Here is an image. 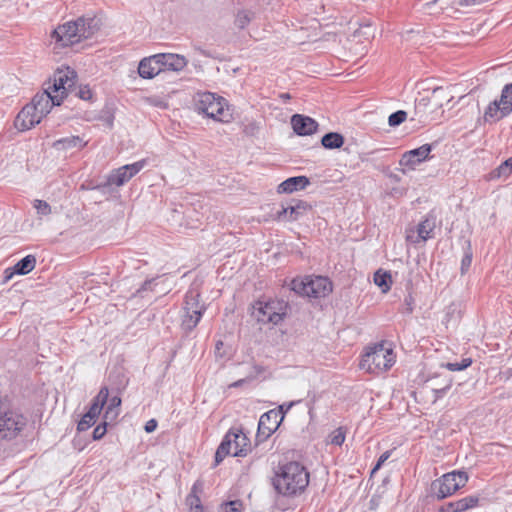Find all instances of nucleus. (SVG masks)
Instances as JSON below:
<instances>
[{"label": "nucleus", "mask_w": 512, "mask_h": 512, "mask_svg": "<svg viewBox=\"0 0 512 512\" xmlns=\"http://www.w3.org/2000/svg\"><path fill=\"white\" fill-rule=\"evenodd\" d=\"M97 30V19L79 18L55 28L51 33V43L55 44V48L70 46L91 37Z\"/></svg>", "instance_id": "obj_1"}, {"label": "nucleus", "mask_w": 512, "mask_h": 512, "mask_svg": "<svg viewBox=\"0 0 512 512\" xmlns=\"http://www.w3.org/2000/svg\"><path fill=\"white\" fill-rule=\"evenodd\" d=\"M396 363V354L388 342L382 341L365 347L359 368L366 373L380 375L390 370Z\"/></svg>", "instance_id": "obj_2"}, {"label": "nucleus", "mask_w": 512, "mask_h": 512, "mask_svg": "<svg viewBox=\"0 0 512 512\" xmlns=\"http://www.w3.org/2000/svg\"><path fill=\"white\" fill-rule=\"evenodd\" d=\"M273 484L283 495H295L302 492L309 484V473L298 462H289L279 468Z\"/></svg>", "instance_id": "obj_3"}, {"label": "nucleus", "mask_w": 512, "mask_h": 512, "mask_svg": "<svg viewBox=\"0 0 512 512\" xmlns=\"http://www.w3.org/2000/svg\"><path fill=\"white\" fill-rule=\"evenodd\" d=\"M51 97L46 93L36 94L32 101L24 106L15 119L19 131H27L39 124L51 110Z\"/></svg>", "instance_id": "obj_4"}, {"label": "nucleus", "mask_w": 512, "mask_h": 512, "mask_svg": "<svg viewBox=\"0 0 512 512\" xmlns=\"http://www.w3.org/2000/svg\"><path fill=\"white\" fill-rule=\"evenodd\" d=\"M454 96L449 87H436L428 96L421 97L415 103V113L423 120L436 119L445 104H449Z\"/></svg>", "instance_id": "obj_5"}, {"label": "nucleus", "mask_w": 512, "mask_h": 512, "mask_svg": "<svg viewBox=\"0 0 512 512\" xmlns=\"http://www.w3.org/2000/svg\"><path fill=\"white\" fill-rule=\"evenodd\" d=\"M195 108L198 113L221 122H228L231 118L226 101L210 92L197 93Z\"/></svg>", "instance_id": "obj_6"}, {"label": "nucleus", "mask_w": 512, "mask_h": 512, "mask_svg": "<svg viewBox=\"0 0 512 512\" xmlns=\"http://www.w3.org/2000/svg\"><path fill=\"white\" fill-rule=\"evenodd\" d=\"M75 83L76 72L73 69L69 67L58 69L42 93L49 94L53 106H59Z\"/></svg>", "instance_id": "obj_7"}, {"label": "nucleus", "mask_w": 512, "mask_h": 512, "mask_svg": "<svg viewBox=\"0 0 512 512\" xmlns=\"http://www.w3.org/2000/svg\"><path fill=\"white\" fill-rule=\"evenodd\" d=\"M291 289L302 296L323 298L332 292L333 285L327 277L305 276L293 279Z\"/></svg>", "instance_id": "obj_8"}, {"label": "nucleus", "mask_w": 512, "mask_h": 512, "mask_svg": "<svg viewBox=\"0 0 512 512\" xmlns=\"http://www.w3.org/2000/svg\"><path fill=\"white\" fill-rule=\"evenodd\" d=\"M250 450L248 437L239 429L229 430L215 453V462L219 464L227 455L245 456Z\"/></svg>", "instance_id": "obj_9"}, {"label": "nucleus", "mask_w": 512, "mask_h": 512, "mask_svg": "<svg viewBox=\"0 0 512 512\" xmlns=\"http://www.w3.org/2000/svg\"><path fill=\"white\" fill-rule=\"evenodd\" d=\"M288 305L283 300L258 301L254 305L253 315L262 324L277 325L287 314Z\"/></svg>", "instance_id": "obj_10"}, {"label": "nucleus", "mask_w": 512, "mask_h": 512, "mask_svg": "<svg viewBox=\"0 0 512 512\" xmlns=\"http://www.w3.org/2000/svg\"><path fill=\"white\" fill-rule=\"evenodd\" d=\"M469 477L465 471H452L435 480L431 485L433 495L441 500L464 487Z\"/></svg>", "instance_id": "obj_11"}, {"label": "nucleus", "mask_w": 512, "mask_h": 512, "mask_svg": "<svg viewBox=\"0 0 512 512\" xmlns=\"http://www.w3.org/2000/svg\"><path fill=\"white\" fill-rule=\"evenodd\" d=\"M26 425V419L17 411L0 404V440H12Z\"/></svg>", "instance_id": "obj_12"}, {"label": "nucleus", "mask_w": 512, "mask_h": 512, "mask_svg": "<svg viewBox=\"0 0 512 512\" xmlns=\"http://www.w3.org/2000/svg\"><path fill=\"white\" fill-rule=\"evenodd\" d=\"M199 297L200 295L196 291H189L186 294L184 314L182 317V326L185 330L191 331L194 329L205 310L204 305L199 301Z\"/></svg>", "instance_id": "obj_13"}, {"label": "nucleus", "mask_w": 512, "mask_h": 512, "mask_svg": "<svg viewBox=\"0 0 512 512\" xmlns=\"http://www.w3.org/2000/svg\"><path fill=\"white\" fill-rule=\"evenodd\" d=\"M432 151L430 144H424L416 149L406 151L399 160L400 171L407 174L414 171L418 165L429 159Z\"/></svg>", "instance_id": "obj_14"}, {"label": "nucleus", "mask_w": 512, "mask_h": 512, "mask_svg": "<svg viewBox=\"0 0 512 512\" xmlns=\"http://www.w3.org/2000/svg\"><path fill=\"white\" fill-rule=\"evenodd\" d=\"M146 165V160L142 159L132 164L124 165L118 169H114L107 177L109 185L122 186L132 177L138 174Z\"/></svg>", "instance_id": "obj_15"}, {"label": "nucleus", "mask_w": 512, "mask_h": 512, "mask_svg": "<svg viewBox=\"0 0 512 512\" xmlns=\"http://www.w3.org/2000/svg\"><path fill=\"white\" fill-rule=\"evenodd\" d=\"M435 228L436 218L432 215H427L425 219L418 224L416 230L410 229L407 231L406 239L414 244L425 242L433 238Z\"/></svg>", "instance_id": "obj_16"}, {"label": "nucleus", "mask_w": 512, "mask_h": 512, "mask_svg": "<svg viewBox=\"0 0 512 512\" xmlns=\"http://www.w3.org/2000/svg\"><path fill=\"white\" fill-rule=\"evenodd\" d=\"M159 55L144 57L138 65V74L142 79H153L163 72Z\"/></svg>", "instance_id": "obj_17"}, {"label": "nucleus", "mask_w": 512, "mask_h": 512, "mask_svg": "<svg viewBox=\"0 0 512 512\" xmlns=\"http://www.w3.org/2000/svg\"><path fill=\"white\" fill-rule=\"evenodd\" d=\"M282 419L283 416H280L278 411L270 410L264 413L259 419L258 432L265 437H269L277 430Z\"/></svg>", "instance_id": "obj_18"}, {"label": "nucleus", "mask_w": 512, "mask_h": 512, "mask_svg": "<svg viewBox=\"0 0 512 512\" xmlns=\"http://www.w3.org/2000/svg\"><path fill=\"white\" fill-rule=\"evenodd\" d=\"M294 132L300 136L312 135L317 131L318 123L311 117L295 114L291 117Z\"/></svg>", "instance_id": "obj_19"}, {"label": "nucleus", "mask_w": 512, "mask_h": 512, "mask_svg": "<svg viewBox=\"0 0 512 512\" xmlns=\"http://www.w3.org/2000/svg\"><path fill=\"white\" fill-rule=\"evenodd\" d=\"M87 144L88 140L72 135L54 141L52 148L58 152H75L82 150Z\"/></svg>", "instance_id": "obj_20"}, {"label": "nucleus", "mask_w": 512, "mask_h": 512, "mask_svg": "<svg viewBox=\"0 0 512 512\" xmlns=\"http://www.w3.org/2000/svg\"><path fill=\"white\" fill-rule=\"evenodd\" d=\"M159 59L162 66L163 71L170 70L179 72L182 71L188 61L187 59L179 54H173V53H158Z\"/></svg>", "instance_id": "obj_21"}, {"label": "nucleus", "mask_w": 512, "mask_h": 512, "mask_svg": "<svg viewBox=\"0 0 512 512\" xmlns=\"http://www.w3.org/2000/svg\"><path fill=\"white\" fill-rule=\"evenodd\" d=\"M309 184L310 181L306 176L290 177L278 185L277 192L290 194L305 189Z\"/></svg>", "instance_id": "obj_22"}, {"label": "nucleus", "mask_w": 512, "mask_h": 512, "mask_svg": "<svg viewBox=\"0 0 512 512\" xmlns=\"http://www.w3.org/2000/svg\"><path fill=\"white\" fill-rule=\"evenodd\" d=\"M508 115L509 113L502 105V100L499 98L495 99L487 106L484 111L483 118L485 122H497Z\"/></svg>", "instance_id": "obj_23"}, {"label": "nucleus", "mask_w": 512, "mask_h": 512, "mask_svg": "<svg viewBox=\"0 0 512 512\" xmlns=\"http://www.w3.org/2000/svg\"><path fill=\"white\" fill-rule=\"evenodd\" d=\"M109 397V390L107 387H102L98 394L95 396V398L92 401L91 406L89 407V410L85 413L86 415H89L93 419L97 420L98 416L100 415L101 411L104 408V405L107 403Z\"/></svg>", "instance_id": "obj_24"}, {"label": "nucleus", "mask_w": 512, "mask_h": 512, "mask_svg": "<svg viewBox=\"0 0 512 512\" xmlns=\"http://www.w3.org/2000/svg\"><path fill=\"white\" fill-rule=\"evenodd\" d=\"M479 498L477 496H467L454 502L447 504L446 512H463L472 509L478 505Z\"/></svg>", "instance_id": "obj_25"}, {"label": "nucleus", "mask_w": 512, "mask_h": 512, "mask_svg": "<svg viewBox=\"0 0 512 512\" xmlns=\"http://www.w3.org/2000/svg\"><path fill=\"white\" fill-rule=\"evenodd\" d=\"M308 205L304 202H298L294 206H288L282 209L278 213L279 219H286L288 221H295L299 219L300 216H302L307 210Z\"/></svg>", "instance_id": "obj_26"}, {"label": "nucleus", "mask_w": 512, "mask_h": 512, "mask_svg": "<svg viewBox=\"0 0 512 512\" xmlns=\"http://www.w3.org/2000/svg\"><path fill=\"white\" fill-rule=\"evenodd\" d=\"M108 405L105 409L104 419L109 422L116 420L120 413L121 399L118 396H114L107 400Z\"/></svg>", "instance_id": "obj_27"}, {"label": "nucleus", "mask_w": 512, "mask_h": 512, "mask_svg": "<svg viewBox=\"0 0 512 512\" xmlns=\"http://www.w3.org/2000/svg\"><path fill=\"white\" fill-rule=\"evenodd\" d=\"M36 265V258L33 255H27L14 266V272L20 275H26L31 272Z\"/></svg>", "instance_id": "obj_28"}, {"label": "nucleus", "mask_w": 512, "mask_h": 512, "mask_svg": "<svg viewBox=\"0 0 512 512\" xmlns=\"http://www.w3.org/2000/svg\"><path fill=\"white\" fill-rule=\"evenodd\" d=\"M321 143L326 149L340 148L344 144V138L339 133L330 132L322 137Z\"/></svg>", "instance_id": "obj_29"}, {"label": "nucleus", "mask_w": 512, "mask_h": 512, "mask_svg": "<svg viewBox=\"0 0 512 512\" xmlns=\"http://www.w3.org/2000/svg\"><path fill=\"white\" fill-rule=\"evenodd\" d=\"M198 485L195 483L192 487L190 494L186 498V503L189 505V512H204L200 498L197 495Z\"/></svg>", "instance_id": "obj_30"}, {"label": "nucleus", "mask_w": 512, "mask_h": 512, "mask_svg": "<svg viewBox=\"0 0 512 512\" xmlns=\"http://www.w3.org/2000/svg\"><path fill=\"white\" fill-rule=\"evenodd\" d=\"M462 305L460 302H452L445 310V323L457 322L461 318Z\"/></svg>", "instance_id": "obj_31"}, {"label": "nucleus", "mask_w": 512, "mask_h": 512, "mask_svg": "<svg viewBox=\"0 0 512 512\" xmlns=\"http://www.w3.org/2000/svg\"><path fill=\"white\" fill-rule=\"evenodd\" d=\"M391 282V275L387 272L379 270L374 274V283L381 288L383 293L390 290Z\"/></svg>", "instance_id": "obj_32"}, {"label": "nucleus", "mask_w": 512, "mask_h": 512, "mask_svg": "<svg viewBox=\"0 0 512 512\" xmlns=\"http://www.w3.org/2000/svg\"><path fill=\"white\" fill-rule=\"evenodd\" d=\"M500 99L502 100V105L506 108L507 112L510 114L512 112V82L510 84H506L500 95Z\"/></svg>", "instance_id": "obj_33"}, {"label": "nucleus", "mask_w": 512, "mask_h": 512, "mask_svg": "<svg viewBox=\"0 0 512 512\" xmlns=\"http://www.w3.org/2000/svg\"><path fill=\"white\" fill-rule=\"evenodd\" d=\"M328 443L335 445V446H341L345 441V432L342 428H337L334 431H332L328 436Z\"/></svg>", "instance_id": "obj_34"}, {"label": "nucleus", "mask_w": 512, "mask_h": 512, "mask_svg": "<svg viewBox=\"0 0 512 512\" xmlns=\"http://www.w3.org/2000/svg\"><path fill=\"white\" fill-rule=\"evenodd\" d=\"M407 118V113L403 110L392 113L388 118V124L391 127H396L402 124Z\"/></svg>", "instance_id": "obj_35"}, {"label": "nucleus", "mask_w": 512, "mask_h": 512, "mask_svg": "<svg viewBox=\"0 0 512 512\" xmlns=\"http://www.w3.org/2000/svg\"><path fill=\"white\" fill-rule=\"evenodd\" d=\"M471 364L472 360L470 358H464L460 363H445L441 366L447 368L450 371H462L468 368Z\"/></svg>", "instance_id": "obj_36"}, {"label": "nucleus", "mask_w": 512, "mask_h": 512, "mask_svg": "<svg viewBox=\"0 0 512 512\" xmlns=\"http://www.w3.org/2000/svg\"><path fill=\"white\" fill-rule=\"evenodd\" d=\"M252 14L248 11H241L237 14L235 24L238 28H245L248 23L252 20Z\"/></svg>", "instance_id": "obj_37"}, {"label": "nucleus", "mask_w": 512, "mask_h": 512, "mask_svg": "<svg viewBox=\"0 0 512 512\" xmlns=\"http://www.w3.org/2000/svg\"><path fill=\"white\" fill-rule=\"evenodd\" d=\"M33 207L36 209L37 214L40 216H47L51 214V207L46 201L37 199L34 201Z\"/></svg>", "instance_id": "obj_38"}, {"label": "nucleus", "mask_w": 512, "mask_h": 512, "mask_svg": "<svg viewBox=\"0 0 512 512\" xmlns=\"http://www.w3.org/2000/svg\"><path fill=\"white\" fill-rule=\"evenodd\" d=\"M512 173V157L504 161L497 168V176L498 177H507Z\"/></svg>", "instance_id": "obj_39"}, {"label": "nucleus", "mask_w": 512, "mask_h": 512, "mask_svg": "<svg viewBox=\"0 0 512 512\" xmlns=\"http://www.w3.org/2000/svg\"><path fill=\"white\" fill-rule=\"evenodd\" d=\"M96 423V420L90 417L89 415L84 414L81 420L78 422L77 430L78 431H86L91 426Z\"/></svg>", "instance_id": "obj_40"}, {"label": "nucleus", "mask_w": 512, "mask_h": 512, "mask_svg": "<svg viewBox=\"0 0 512 512\" xmlns=\"http://www.w3.org/2000/svg\"><path fill=\"white\" fill-rule=\"evenodd\" d=\"M242 504L239 501H231L221 506V512H241Z\"/></svg>", "instance_id": "obj_41"}, {"label": "nucleus", "mask_w": 512, "mask_h": 512, "mask_svg": "<svg viewBox=\"0 0 512 512\" xmlns=\"http://www.w3.org/2000/svg\"><path fill=\"white\" fill-rule=\"evenodd\" d=\"M108 422H109V421H106V420L104 419V422H103L102 424L97 425V426L94 428V430H93V439H94V440H100L101 438H103V437H104V435H105V434H106V432H107V428H106V426H107V423H108Z\"/></svg>", "instance_id": "obj_42"}, {"label": "nucleus", "mask_w": 512, "mask_h": 512, "mask_svg": "<svg viewBox=\"0 0 512 512\" xmlns=\"http://www.w3.org/2000/svg\"><path fill=\"white\" fill-rule=\"evenodd\" d=\"M471 263H472V254L466 253L463 256L462 261H461V273L462 274H464L468 271L469 267L471 266Z\"/></svg>", "instance_id": "obj_43"}, {"label": "nucleus", "mask_w": 512, "mask_h": 512, "mask_svg": "<svg viewBox=\"0 0 512 512\" xmlns=\"http://www.w3.org/2000/svg\"><path fill=\"white\" fill-rule=\"evenodd\" d=\"M390 457V452L386 451L384 452L378 459L376 465L372 469V473H375L377 470L380 469V467L385 463V461Z\"/></svg>", "instance_id": "obj_44"}, {"label": "nucleus", "mask_w": 512, "mask_h": 512, "mask_svg": "<svg viewBox=\"0 0 512 512\" xmlns=\"http://www.w3.org/2000/svg\"><path fill=\"white\" fill-rule=\"evenodd\" d=\"M148 102H149V104L156 106V107H160V108L167 107V103L158 97H150V98H148Z\"/></svg>", "instance_id": "obj_45"}, {"label": "nucleus", "mask_w": 512, "mask_h": 512, "mask_svg": "<svg viewBox=\"0 0 512 512\" xmlns=\"http://www.w3.org/2000/svg\"><path fill=\"white\" fill-rule=\"evenodd\" d=\"M450 387H451V381H447L445 386H443L442 388H440V389L433 388V392L435 393V397L436 398L442 397L450 389Z\"/></svg>", "instance_id": "obj_46"}, {"label": "nucleus", "mask_w": 512, "mask_h": 512, "mask_svg": "<svg viewBox=\"0 0 512 512\" xmlns=\"http://www.w3.org/2000/svg\"><path fill=\"white\" fill-rule=\"evenodd\" d=\"M157 428V421L155 419H150L149 421L146 422L145 424V431L147 433H151V432H154Z\"/></svg>", "instance_id": "obj_47"}, {"label": "nucleus", "mask_w": 512, "mask_h": 512, "mask_svg": "<svg viewBox=\"0 0 512 512\" xmlns=\"http://www.w3.org/2000/svg\"><path fill=\"white\" fill-rule=\"evenodd\" d=\"M153 281L152 280H149V281H146L144 282V284L142 285V287L140 289L137 290V293H141L143 291H146L147 289H150L151 288V285H152Z\"/></svg>", "instance_id": "obj_48"}, {"label": "nucleus", "mask_w": 512, "mask_h": 512, "mask_svg": "<svg viewBox=\"0 0 512 512\" xmlns=\"http://www.w3.org/2000/svg\"><path fill=\"white\" fill-rule=\"evenodd\" d=\"M80 98L88 100L91 98V91L89 89L80 90Z\"/></svg>", "instance_id": "obj_49"}, {"label": "nucleus", "mask_w": 512, "mask_h": 512, "mask_svg": "<svg viewBox=\"0 0 512 512\" xmlns=\"http://www.w3.org/2000/svg\"><path fill=\"white\" fill-rule=\"evenodd\" d=\"M223 345H224V344H223V342H222V341H218V342L216 343L215 353H216V355H217V356L222 357V354H221V348H222V346H223Z\"/></svg>", "instance_id": "obj_50"}, {"label": "nucleus", "mask_w": 512, "mask_h": 512, "mask_svg": "<svg viewBox=\"0 0 512 512\" xmlns=\"http://www.w3.org/2000/svg\"><path fill=\"white\" fill-rule=\"evenodd\" d=\"M404 193H405L404 189H393V190L391 191V194H392L393 196H396V195H398V196H402V195H404Z\"/></svg>", "instance_id": "obj_51"}, {"label": "nucleus", "mask_w": 512, "mask_h": 512, "mask_svg": "<svg viewBox=\"0 0 512 512\" xmlns=\"http://www.w3.org/2000/svg\"><path fill=\"white\" fill-rule=\"evenodd\" d=\"M280 98L283 100H288L290 99V95L288 93H282L280 94Z\"/></svg>", "instance_id": "obj_52"}, {"label": "nucleus", "mask_w": 512, "mask_h": 512, "mask_svg": "<svg viewBox=\"0 0 512 512\" xmlns=\"http://www.w3.org/2000/svg\"><path fill=\"white\" fill-rule=\"evenodd\" d=\"M389 177H390L391 180H393L395 182H399L400 181V178L397 175H395V174H391Z\"/></svg>", "instance_id": "obj_53"}, {"label": "nucleus", "mask_w": 512, "mask_h": 512, "mask_svg": "<svg viewBox=\"0 0 512 512\" xmlns=\"http://www.w3.org/2000/svg\"><path fill=\"white\" fill-rule=\"evenodd\" d=\"M292 405H293V403H289V404L287 405V410H289V409L292 407Z\"/></svg>", "instance_id": "obj_54"}, {"label": "nucleus", "mask_w": 512, "mask_h": 512, "mask_svg": "<svg viewBox=\"0 0 512 512\" xmlns=\"http://www.w3.org/2000/svg\"><path fill=\"white\" fill-rule=\"evenodd\" d=\"M280 409H281V410H283V409H284V410L288 411V410H287V407H284V405H281V406H280Z\"/></svg>", "instance_id": "obj_55"}, {"label": "nucleus", "mask_w": 512, "mask_h": 512, "mask_svg": "<svg viewBox=\"0 0 512 512\" xmlns=\"http://www.w3.org/2000/svg\"><path fill=\"white\" fill-rule=\"evenodd\" d=\"M280 409H281V410H283V409H284V410L288 411V410H287V407H284V405H281V406H280Z\"/></svg>", "instance_id": "obj_56"}]
</instances>
